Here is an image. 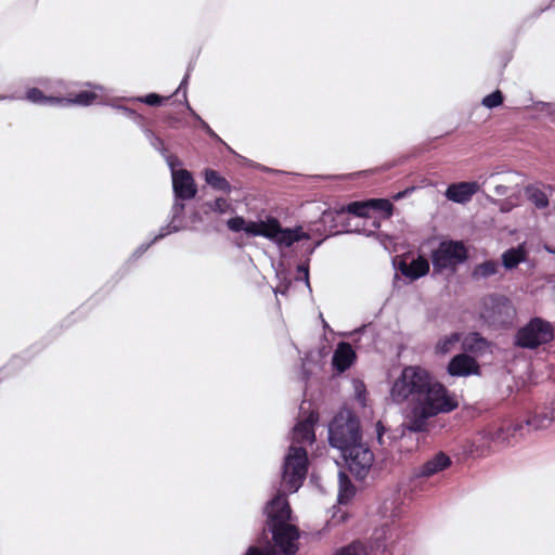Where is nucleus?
I'll return each instance as SVG.
<instances>
[{
  "label": "nucleus",
  "instance_id": "nucleus-29",
  "mask_svg": "<svg viewBox=\"0 0 555 555\" xmlns=\"http://www.w3.org/2000/svg\"><path fill=\"white\" fill-rule=\"evenodd\" d=\"M372 211H382L385 212L386 216L391 215L392 204L388 199H371Z\"/></svg>",
  "mask_w": 555,
  "mask_h": 555
},
{
  "label": "nucleus",
  "instance_id": "nucleus-33",
  "mask_svg": "<svg viewBox=\"0 0 555 555\" xmlns=\"http://www.w3.org/2000/svg\"><path fill=\"white\" fill-rule=\"evenodd\" d=\"M519 198V192H515L508 199L503 201L500 205L502 211H509L514 206L517 205Z\"/></svg>",
  "mask_w": 555,
  "mask_h": 555
},
{
  "label": "nucleus",
  "instance_id": "nucleus-4",
  "mask_svg": "<svg viewBox=\"0 0 555 555\" xmlns=\"http://www.w3.org/2000/svg\"><path fill=\"white\" fill-rule=\"evenodd\" d=\"M228 228L233 232L244 231L249 236H262L279 248L291 247L294 243L301 240H309L310 235L304 231L302 227L294 229L282 228L280 221L274 217H267L259 221H246L243 217H234L228 220Z\"/></svg>",
  "mask_w": 555,
  "mask_h": 555
},
{
  "label": "nucleus",
  "instance_id": "nucleus-22",
  "mask_svg": "<svg viewBox=\"0 0 555 555\" xmlns=\"http://www.w3.org/2000/svg\"><path fill=\"white\" fill-rule=\"evenodd\" d=\"M461 339L462 336L460 333H452L450 335H446L438 340L436 345V351L440 354H447L454 349V347L461 341Z\"/></svg>",
  "mask_w": 555,
  "mask_h": 555
},
{
  "label": "nucleus",
  "instance_id": "nucleus-30",
  "mask_svg": "<svg viewBox=\"0 0 555 555\" xmlns=\"http://www.w3.org/2000/svg\"><path fill=\"white\" fill-rule=\"evenodd\" d=\"M335 555H367L365 548L359 543H352L343 547Z\"/></svg>",
  "mask_w": 555,
  "mask_h": 555
},
{
  "label": "nucleus",
  "instance_id": "nucleus-7",
  "mask_svg": "<svg viewBox=\"0 0 555 555\" xmlns=\"http://www.w3.org/2000/svg\"><path fill=\"white\" fill-rule=\"evenodd\" d=\"M467 259V249L462 242L443 241L431 255L435 271L454 270Z\"/></svg>",
  "mask_w": 555,
  "mask_h": 555
},
{
  "label": "nucleus",
  "instance_id": "nucleus-9",
  "mask_svg": "<svg viewBox=\"0 0 555 555\" xmlns=\"http://www.w3.org/2000/svg\"><path fill=\"white\" fill-rule=\"evenodd\" d=\"M167 162L171 168L172 188L176 197L180 199L193 198L196 195L197 190L191 173L185 169H175V164L177 162L176 157L169 156Z\"/></svg>",
  "mask_w": 555,
  "mask_h": 555
},
{
  "label": "nucleus",
  "instance_id": "nucleus-17",
  "mask_svg": "<svg viewBox=\"0 0 555 555\" xmlns=\"http://www.w3.org/2000/svg\"><path fill=\"white\" fill-rule=\"evenodd\" d=\"M26 99L31 103L43 105H60L64 101L62 96L44 95L43 92L38 88L29 89L26 92Z\"/></svg>",
  "mask_w": 555,
  "mask_h": 555
},
{
  "label": "nucleus",
  "instance_id": "nucleus-32",
  "mask_svg": "<svg viewBox=\"0 0 555 555\" xmlns=\"http://www.w3.org/2000/svg\"><path fill=\"white\" fill-rule=\"evenodd\" d=\"M188 109L191 112L192 116L199 122L201 128L211 138L220 140L219 137L215 133V131L209 127V125L203 120L188 104Z\"/></svg>",
  "mask_w": 555,
  "mask_h": 555
},
{
  "label": "nucleus",
  "instance_id": "nucleus-38",
  "mask_svg": "<svg viewBox=\"0 0 555 555\" xmlns=\"http://www.w3.org/2000/svg\"><path fill=\"white\" fill-rule=\"evenodd\" d=\"M149 137L151 140V144L159 152H164V142L162 139L155 137L153 133L149 132Z\"/></svg>",
  "mask_w": 555,
  "mask_h": 555
},
{
  "label": "nucleus",
  "instance_id": "nucleus-37",
  "mask_svg": "<svg viewBox=\"0 0 555 555\" xmlns=\"http://www.w3.org/2000/svg\"><path fill=\"white\" fill-rule=\"evenodd\" d=\"M246 555H274V552L271 547H266L264 550L260 551L256 546L249 547Z\"/></svg>",
  "mask_w": 555,
  "mask_h": 555
},
{
  "label": "nucleus",
  "instance_id": "nucleus-40",
  "mask_svg": "<svg viewBox=\"0 0 555 555\" xmlns=\"http://www.w3.org/2000/svg\"><path fill=\"white\" fill-rule=\"evenodd\" d=\"M508 190H509V188L507 185L501 184V183L495 184V186H494V192L499 196L506 195L508 193Z\"/></svg>",
  "mask_w": 555,
  "mask_h": 555
},
{
  "label": "nucleus",
  "instance_id": "nucleus-18",
  "mask_svg": "<svg viewBox=\"0 0 555 555\" xmlns=\"http://www.w3.org/2000/svg\"><path fill=\"white\" fill-rule=\"evenodd\" d=\"M528 199L539 209L548 206V195L544 186L529 185L525 190Z\"/></svg>",
  "mask_w": 555,
  "mask_h": 555
},
{
  "label": "nucleus",
  "instance_id": "nucleus-26",
  "mask_svg": "<svg viewBox=\"0 0 555 555\" xmlns=\"http://www.w3.org/2000/svg\"><path fill=\"white\" fill-rule=\"evenodd\" d=\"M496 271H498V263L493 260H488V261H485V262L478 264L474 269L473 276L475 279H486V278L494 275L496 273Z\"/></svg>",
  "mask_w": 555,
  "mask_h": 555
},
{
  "label": "nucleus",
  "instance_id": "nucleus-45",
  "mask_svg": "<svg viewBox=\"0 0 555 555\" xmlns=\"http://www.w3.org/2000/svg\"><path fill=\"white\" fill-rule=\"evenodd\" d=\"M94 89L98 91H103V87H101V86H95Z\"/></svg>",
  "mask_w": 555,
  "mask_h": 555
},
{
  "label": "nucleus",
  "instance_id": "nucleus-21",
  "mask_svg": "<svg viewBox=\"0 0 555 555\" xmlns=\"http://www.w3.org/2000/svg\"><path fill=\"white\" fill-rule=\"evenodd\" d=\"M338 482H339V491H338V502L346 503L348 502L354 494V487L351 481L347 477L344 472L338 473Z\"/></svg>",
  "mask_w": 555,
  "mask_h": 555
},
{
  "label": "nucleus",
  "instance_id": "nucleus-1",
  "mask_svg": "<svg viewBox=\"0 0 555 555\" xmlns=\"http://www.w3.org/2000/svg\"><path fill=\"white\" fill-rule=\"evenodd\" d=\"M390 398L396 403L409 402L403 426L413 433L426 431L429 418L449 413L459 404L455 395L417 365L402 370L391 386Z\"/></svg>",
  "mask_w": 555,
  "mask_h": 555
},
{
  "label": "nucleus",
  "instance_id": "nucleus-46",
  "mask_svg": "<svg viewBox=\"0 0 555 555\" xmlns=\"http://www.w3.org/2000/svg\"><path fill=\"white\" fill-rule=\"evenodd\" d=\"M14 99L13 96H1L0 100Z\"/></svg>",
  "mask_w": 555,
  "mask_h": 555
},
{
  "label": "nucleus",
  "instance_id": "nucleus-27",
  "mask_svg": "<svg viewBox=\"0 0 555 555\" xmlns=\"http://www.w3.org/2000/svg\"><path fill=\"white\" fill-rule=\"evenodd\" d=\"M343 210H346L357 217H370V212L372 211L371 199L350 203L346 208H343Z\"/></svg>",
  "mask_w": 555,
  "mask_h": 555
},
{
  "label": "nucleus",
  "instance_id": "nucleus-8",
  "mask_svg": "<svg viewBox=\"0 0 555 555\" xmlns=\"http://www.w3.org/2000/svg\"><path fill=\"white\" fill-rule=\"evenodd\" d=\"M343 456L349 470L358 479H364L374 463L373 452L361 441L349 448Z\"/></svg>",
  "mask_w": 555,
  "mask_h": 555
},
{
  "label": "nucleus",
  "instance_id": "nucleus-48",
  "mask_svg": "<svg viewBox=\"0 0 555 555\" xmlns=\"http://www.w3.org/2000/svg\"><path fill=\"white\" fill-rule=\"evenodd\" d=\"M401 196H402V194H401V193H399V194L396 196V198H400Z\"/></svg>",
  "mask_w": 555,
  "mask_h": 555
},
{
  "label": "nucleus",
  "instance_id": "nucleus-19",
  "mask_svg": "<svg viewBox=\"0 0 555 555\" xmlns=\"http://www.w3.org/2000/svg\"><path fill=\"white\" fill-rule=\"evenodd\" d=\"M555 421V411L550 410L539 414L533 415L532 417L526 421V426L539 430L548 428L552 423Z\"/></svg>",
  "mask_w": 555,
  "mask_h": 555
},
{
  "label": "nucleus",
  "instance_id": "nucleus-28",
  "mask_svg": "<svg viewBox=\"0 0 555 555\" xmlns=\"http://www.w3.org/2000/svg\"><path fill=\"white\" fill-rule=\"evenodd\" d=\"M482 105L487 108H494L500 106L503 103V94L500 90L492 92L491 94L486 95L482 99Z\"/></svg>",
  "mask_w": 555,
  "mask_h": 555
},
{
  "label": "nucleus",
  "instance_id": "nucleus-5",
  "mask_svg": "<svg viewBox=\"0 0 555 555\" xmlns=\"http://www.w3.org/2000/svg\"><path fill=\"white\" fill-rule=\"evenodd\" d=\"M328 441L341 454L361 441L358 420L348 411L338 413L328 426Z\"/></svg>",
  "mask_w": 555,
  "mask_h": 555
},
{
  "label": "nucleus",
  "instance_id": "nucleus-42",
  "mask_svg": "<svg viewBox=\"0 0 555 555\" xmlns=\"http://www.w3.org/2000/svg\"><path fill=\"white\" fill-rule=\"evenodd\" d=\"M188 79H189V74H186V75H185V77L183 78V80L181 81V83H180V86H179V88H178L177 92H178L179 90H181V89H184V88H185V86H186V83H188Z\"/></svg>",
  "mask_w": 555,
  "mask_h": 555
},
{
  "label": "nucleus",
  "instance_id": "nucleus-3",
  "mask_svg": "<svg viewBox=\"0 0 555 555\" xmlns=\"http://www.w3.org/2000/svg\"><path fill=\"white\" fill-rule=\"evenodd\" d=\"M264 512L267 514V527L280 553L294 555L297 551L299 532L296 526L291 522L292 511L285 494L278 493L268 502Z\"/></svg>",
  "mask_w": 555,
  "mask_h": 555
},
{
  "label": "nucleus",
  "instance_id": "nucleus-24",
  "mask_svg": "<svg viewBox=\"0 0 555 555\" xmlns=\"http://www.w3.org/2000/svg\"><path fill=\"white\" fill-rule=\"evenodd\" d=\"M486 340L477 333H470L462 340V347L465 351L478 352L486 347Z\"/></svg>",
  "mask_w": 555,
  "mask_h": 555
},
{
  "label": "nucleus",
  "instance_id": "nucleus-2",
  "mask_svg": "<svg viewBox=\"0 0 555 555\" xmlns=\"http://www.w3.org/2000/svg\"><path fill=\"white\" fill-rule=\"evenodd\" d=\"M318 414L311 412L308 417L296 424L292 433V443L285 456L282 473L284 491L294 493L302 485L308 470V456L306 447L315 439L313 426Z\"/></svg>",
  "mask_w": 555,
  "mask_h": 555
},
{
  "label": "nucleus",
  "instance_id": "nucleus-15",
  "mask_svg": "<svg viewBox=\"0 0 555 555\" xmlns=\"http://www.w3.org/2000/svg\"><path fill=\"white\" fill-rule=\"evenodd\" d=\"M522 423L508 425L507 427H487L489 434L491 435V443L493 449L498 446L509 443V438L514 436L516 433L522 430Z\"/></svg>",
  "mask_w": 555,
  "mask_h": 555
},
{
  "label": "nucleus",
  "instance_id": "nucleus-20",
  "mask_svg": "<svg viewBox=\"0 0 555 555\" xmlns=\"http://www.w3.org/2000/svg\"><path fill=\"white\" fill-rule=\"evenodd\" d=\"M205 181L215 190L222 191L225 193H229L231 191L230 183L223 177H221L216 170L206 169Z\"/></svg>",
  "mask_w": 555,
  "mask_h": 555
},
{
  "label": "nucleus",
  "instance_id": "nucleus-12",
  "mask_svg": "<svg viewBox=\"0 0 555 555\" xmlns=\"http://www.w3.org/2000/svg\"><path fill=\"white\" fill-rule=\"evenodd\" d=\"M448 372L452 376H468L478 373V364L474 358L461 353L450 361Z\"/></svg>",
  "mask_w": 555,
  "mask_h": 555
},
{
  "label": "nucleus",
  "instance_id": "nucleus-16",
  "mask_svg": "<svg viewBox=\"0 0 555 555\" xmlns=\"http://www.w3.org/2000/svg\"><path fill=\"white\" fill-rule=\"evenodd\" d=\"M400 271L406 278L416 280L429 271V262L426 258L420 256L410 263L401 262Z\"/></svg>",
  "mask_w": 555,
  "mask_h": 555
},
{
  "label": "nucleus",
  "instance_id": "nucleus-44",
  "mask_svg": "<svg viewBox=\"0 0 555 555\" xmlns=\"http://www.w3.org/2000/svg\"><path fill=\"white\" fill-rule=\"evenodd\" d=\"M149 246H150V245H147V246H145V247H143V246H142L138 251H140V254H142V253L146 251V249H147V247H149Z\"/></svg>",
  "mask_w": 555,
  "mask_h": 555
},
{
  "label": "nucleus",
  "instance_id": "nucleus-25",
  "mask_svg": "<svg viewBox=\"0 0 555 555\" xmlns=\"http://www.w3.org/2000/svg\"><path fill=\"white\" fill-rule=\"evenodd\" d=\"M525 259L524 250L518 248H511L502 255L503 266L506 269H513L517 267Z\"/></svg>",
  "mask_w": 555,
  "mask_h": 555
},
{
  "label": "nucleus",
  "instance_id": "nucleus-47",
  "mask_svg": "<svg viewBox=\"0 0 555 555\" xmlns=\"http://www.w3.org/2000/svg\"><path fill=\"white\" fill-rule=\"evenodd\" d=\"M503 308H508V305L506 302L502 304Z\"/></svg>",
  "mask_w": 555,
  "mask_h": 555
},
{
  "label": "nucleus",
  "instance_id": "nucleus-11",
  "mask_svg": "<svg viewBox=\"0 0 555 555\" xmlns=\"http://www.w3.org/2000/svg\"><path fill=\"white\" fill-rule=\"evenodd\" d=\"M479 191L477 182H459L453 183L446 190V197L454 203L465 204Z\"/></svg>",
  "mask_w": 555,
  "mask_h": 555
},
{
  "label": "nucleus",
  "instance_id": "nucleus-35",
  "mask_svg": "<svg viewBox=\"0 0 555 555\" xmlns=\"http://www.w3.org/2000/svg\"><path fill=\"white\" fill-rule=\"evenodd\" d=\"M139 100L147 105H158L162 103L163 98L156 93H150L144 98H140Z\"/></svg>",
  "mask_w": 555,
  "mask_h": 555
},
{
  "label": "nucleus",
  "instance_id": "nucleus-14",
  "mask_svg": "<svg viewBox=\"0 0 555 555\" xmlns=\"http://www.w3.org/2000/svg\"><path fill=\"white\" fill-rule=\"evenodd\" d=\"M451 465L450 457L443 453L439 452L435 454L431 459L425 462L417 470L418 477H431Z\"/></svg>",
  "mask_w": 555,
  "mask_h": 555
},
{
  "label": "nucleus",
  "instance_id": "nucleus-34",
  "mask_svg": "<svg viewBox=\"0 0 555 555\" xmlns=\"http://www.w3.org/2000/svg\"><path fill=\"white\" fill-rule=\"evenodd\" d=\"M296 279L297 280H304L306 282L307 286L310 287L308 264H299L297 267V276H296Z\"/></svg>",
  "mask_w": 555,
  "mask_h": 555
},
{
  "label": "nucleus",
  "instance_id": "nucleus-10",
  "mask_svg": "<svg viewBox=\"0 0 555 555\" xmlns=\"http://www.w3.org/2000/svg\"><path fill=\"white\" fill-rule=\"evenodd\" d=\"M466 452L476 457L486 456L494 449L491 443V435L487 427L476 433L465 446Z\"/></svg>",
  "mask_w": 555,
  "mask_h": 555
},
{
  "label": "nucleus",
  "instance_id": "nucleus-23",
  "mask_svg": "<svg viewBox=\"0 0 555 555\" xmlns=\"http://www.w3.org/2000/svg\"><path fill=\"white\" fill-rule=\"evenodd\" d=\"M63 103L61 105H90L94 102V100L98 98L96 93L94 91H81L77 93L75 96H62Z\"/></svg>",
  "mask_w": 555,
  "mask_h": 555
},
{
  "label": "nucleus",
  "instance_id": "nucleus-13",
  "mask_svg": "<svg viewBox=\"0 0 555 555\" xmlns=\"http://www.w3.org/2000/svg\"><path fill=\"white\" fill-rule=\"evenodd\" d=\"M356 360V352L348 343H339L334 351L332 363L336 371L343 373Z\"/></svg>",
  "mask_w": 555,
  "mask_h": 555
},
{
  "label": "nucleus",
  "instance_id": "nucleus-31",
  "mask_svg": "<svg viewBox=\"0 0 555 555\" xmlns=\"http://www.w3.org/2000/svg\"><path fill=\"white\" fill-rule=\"evenodd\" d=\"M209 206L214 211L219 214H227L228 211L231 210V205L225 198L222 197L217 198Z\"/></svg>",
  "mask_w": 555,
  "mask_h": 555
},
{
  "label": "nucleus",
  "instance_id": "nucleus-36",
  "mask_svg": "<svg viewBox=\"0 0 555 555\" xmlns=\"http://www.w3.org/2000/svg\"><path fill=\"white\" fill-rule=\"evenodd\" d=\"M354 390H356V393H357V398L358 400L364 404V401H365V386L362 382L360 380H356L354 382Z\"/></svg>",
  "mask_w": 555,
  "mask_h": 555
},
{
  "label": "nucleus",
  "instance_id": "nucleus-41",
  "mask_svg": "<svg viewBox=\"0 0 555 555\" xmlns=\"http://www.w3.org/2000/svg\"><path fill=\"white\" fill-rule=\"evenodd\" d=\"M183 209H184L183 204L175 203V205L172 206L173 217L180 215L183 211Z\"/></svg>",
  "mask_w": 555,
  "mask_h": 555
},
{
  "label": "nucleus",
  "instance_id": "nucleus-39",
  "mask_svg": "<svg viewBox=\"0 0 555 555\" xmlns=\"http://www.w3.org/2000/svg\"><path fill=\"white\" fill-rule=\"evenodd\" d=\"M176 231H178L177 227L167 225L166 228H162L158 235L155 236L154 241H158V240L165 237L166 235H168L169 233L176 232Z\"/></svg>",
  "mask_w": 555,
  "mask_h": 555
},
{
  "label": "nucleus",
  "instance_id": "nucleus-6",
  "mask_svg": "<svg viewBox=\"0 0 555 555\" xmlns=\"http://www.w3.org/2000/svg\"><path fill=\"white\" fill-rule=\"evenodd\" d=\"M554 328L548 321L533 318L516 335V344L521 348L535 349L553 340Z\"/></svg>",
  "mask_w": 555,
  "mask_h": 555
},
{
  "label": "nucleus",
  "instance_id": "nucleus-43",
  "mask_svg": "<svg viewBox=\"0 0 555 555\" xmlns=\"http://www.w3.org/2000/svg\"><path fill=\"white\" fill-rule=\"evenodd\" d=\"M383 431H384V428H383L382 424L378 423L377 424V437H378L379 441H382Z\"/></svg>",
  "mask_w": 555,
  "mask_h": 555
}]
</instances>
